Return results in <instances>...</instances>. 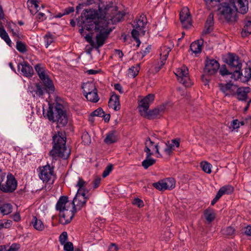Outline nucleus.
Instances as JSON below:
<instances>
[{"label":"nucleus","instance_id":"obj_1","mask_svg":"<svg viewBox=\"0 0 251 251\" xmlns=\"http://www.w3.org/2000/svg\"><path fill=\"white\" fill-rule=\"evenodd\" d=\"M99 10L100 14H99L97 11L90 9H86L83 14L81 15V20L77 22V25L81 27L79 29V32L82 36H83V29L88 31L95 30L99 33L96 37V44L95 43V49H98L102 47L105 43L108 35L111 30H108L105 29V25L104 22L100 21V20H104L105 18V12L102 11V7L99 6Z\"/></svg>","mask_w":251,"mask_h":251},{"label":"nucleus","instance_id":"obj_2","mask_svg":"<svg viewBox=\"0 0 251 251\" xmlns=\"http://www.w3.org/2000/svg\"><path fill=\"white\" fill-rule=\"evenodd\" d=\"M52 148L49 152V155L53 159L61 158L68 159L71 151L66 147V135L65 131H58L52 136Z\"/></svg>","mask_w":251,"mask_h":251},{"label":"nucleus","instance_id":"obj_3","mask_svg":"<svg viewBox=\"0 0 251 251\" xmlns=\"http://www.w3.org/2000/svg\"><path fill=\"white\" fill-rule=\"evenodd\" d=\"M47 112L43 109V115L49 121H57L59 126H65L68 123V118L64 106L60 103H56L55 105L49 104Z\"/></svg>","mask_w":251,"mask_h":251},{"label":"nucleus","instance_id":"obj_4","mask_svg":"<svg viewBox=\"0 0 251 251\" xmlns=\"http://www.w3.org/2000/svg\"><path fill=\"white\" fill-rule=\"evenodd\" d=\"M219 18L224 19L227 23L235 22L237 20L238 8L234 4L227 2L220 3L218 8Z\"/></svg>","mask_w":251,"mask_h":251},{"label":"nucleus","instance_id":"obj_5","mask_svg":"<svg viewBox=\"0 0 251 251\" xmlns=\"http://www.w3.org/2000/svg\"><path fill=\"white\" fill-rule=\"evenodd\" d=\"M39 178L44 182L49 183L52 184L56 177L54 172V167L50 166L49 164L39 168Z\"/></svg>","mask_w":251,"mask_h":251},{"label":"nucleus","instance_id":"obj_6","mask_svg":"<svg viewBox=\"0 0 251 251\" xmlns=\"http://www.w3.org/2000/svg\"><path fill=\"white\" fill-rule=\"evenodd\" d=\"M225 62L228 65L229 69L241 72L242 62L240 57L235 53H227L225 58Z\"/></svg>","mask_w":251,"mask_h":251},{"label":"nucleus","instance_id":"obj_7","mask_svg":"<svg viewBox=\"0 0 251 251\" xmlns=\"http://www.w3.org/2000/svg\"><path fill=\"white\" fill-rule=\"evenodd\" d=\"M220 74L224 78L226 82H231L233 79L236 80L243 75L242 72H239L237 71L229 70L227 69L226 65H222L219 68Z\"/></svg>","mask_w":251,"mask_h":251},{"label":"nucleus","instance_id":"obj_8","mask_svg":"<svg viewBox=\"0 0 251 251\" xmlns=\"http://www.w3.org/2000/svg\"><path fill=\"white\" fill-rule=\"evenodd\" d=\"M18 182L12 174H8L6 177V181L5 183L1 184L0 190L4 193H13L17 188Z\"/></svg>","mask_w":251,"mask_h":251},{"label":"nucleus","instance_id":"obj_9","mask_svg":"<svg viewBox=\"0 0 251 251\" xmlns=\"http://www.w3.org/2000/svg\"><path fill=\"white\" fill-rule=\"evenodd\" d=\"M154 100V95L152 94H149L141 100H138V109L142 116L149 110L150 105Z\"/></svg>","mask_w":251,"mask_h":251},{"label":"nucleus","instance_id":"obj_10","mask_svg":"<svg viewBox=\"0 0 251 251\" xmlns=\"http://www.w3.org/2000/svg\"><path fill=\"white\" fill-rule=\"evenodd\" d=\"M220 68V64L214 59L206 57L205 61V66L203 72L206 75H213L216 74Z\"/></svg>","mask_w":251,"mask_h":251},{"label":"nucleus","instance_id":"obj_11","mask_svg":"<svg viewBox=\"0 0 251 251\" xmlns=\"http://www.w3.org/2000/svg\"><path fill=\"white\" fill-rule=\"evenodd\" d=\"M38 76L42 81V84L45 87V90L47 93L50 94H53L55 90V87L52 80L46 74V71L41 72Z\"/></svg>","mask_w":251,"mask_h":251},{"label":"nucleus","instance_id":"obj_12","mask_svg":"<svg viewBox=\"0 0 251 251\" xmlns=\"http://www.w3.org/2000/svg\"><path fill=\"white\" fill-rule=\"evenodd\" d=\"M176 75L177 77L178 80L185 86H191V82L189 76L188 69L186 66H183L178 69Z\"/></svg>","mask_w":251,"mask_h":251},{"label":"nucleus","instance_id":"obj_13","mask_svg":"<svg viewBox=\"0 0 251 251\" xmlns=\"http://www.w3.org/2000/svg\"><path fill=\"white\" fill-rule=\"evenodd\" d=\"M152 145L151 142L146 143V147L144 149V151L146 152V157L142 161V165L145 169H147L156 163V159L151 157V155H153V152H151V149H150V147Z\"/></svg>","mask_w":251,"mask_h":251},{"label":"nucleus","instance_id":"obj_14","mask_svg":"<svg viewBox=\"0 0 251 251\" xmlns=\"http://www.w3.org/2000/svg\"><path fill=\"white\" fill-rule=\"evenodd\" d=\"M72 208L69 209L67 208L64 211H61L59 214V223L63 225L70 223L75 216V214L77 212V210H75V208L72 206Z\"/></svg>","mask_w":251,"mask_h":251},{"label":"nucleus","instance_id":"obj_15","mask_svg":"<svg viewBox=\"0 0 251 251\" xmlns=\"http://www.w3.org/2000/svg\"><path fill=\"white\" fill-rule=\"evenodd\" d=\"M87 200L86 193H76L73 201L70 204H72V206L75 208V210L76 209L78 211L85 205Z\"/></svg>","mask_w":251,"mask_h":251},{"label":"nucleus","instance_id":"obj_16","mask_svg":"<svg viewBox=\"0 0 251 251\" xmlns=\"http://www.w3.org/2000/svg\"><path fill=\"white\" fill-rule=\"evenodd\" d=\"M113 9H115V11L116 12L115 13L113 14L112 16H110V18H109L108 17H106L107 12L105 14V18L104 20H100V21H103L104 22V25H105V22L107 20L108 23H110L109 21H110L111 23L112 24H116L121 21L124 19V17L125 16V12L124 11H118V7L117 6H115L113 7Z\"/></svg>","mask_w":251,"mask_h":251},{"label":"nucleus","instance_id":"obj_17","mask_svg":"<svg viewBox=\"0 0 251 251\" xmlns=\"http://www.w3.org/2000/svg\"><path fill=\"white\" fill-rule=\"evenodd\" d=\"M165 109L164 105H161L152 110H148L142 116L148 119H154L160 117L163 113Z\"/></svg>","mask_w":251,"mask_h":251},{"label":"nucleus","instance_id":"obj_18","mask_svg":"<svg viewBox=\"0 0 251 251\" xmlns=\"http://www.w3.org/2000/svg\"><path fill=\"white\" fill-rule=\"evenodd\" d=\"M179 19L183 28L188 29L192 26L191 16L188 9H184L180 11Z\"/></svg>","mask_w":251,"mask_h":251},{"label":"nucleus","instance_id":"obj_19","mask_svg":"<svg viewBox=\"0 0 251 251\" xmlns=\"http://www.w3.org/2000/svg\"><path fill=\"white\" fill-rule=\"evenodd\" d=\"M28 91L33 97L36 96L41 97L44 95L46 92L45 87L42 82L35 83L33 86L28 87Z\"/></svg>","mask_w":251,"mask_h":251},{"label":"nucleus","instance_id":"obj_20","mask_svg":"<svg viewBox=\"0 0 251 251\" xmlns=\"http://www.w3.org/2000/svg\"><path fill=\"white\" fill-rule=\"evenodd\" d=\"M18 69H21L22 74L26 77H31L34 74V71L32 67L29 64L25 61L20 63L18 65Z\"/></svg>","mask_w":251,"mask_h":251},{"label":"nucleus","instance_id":"obj_21","mask_svg":"<svg viewBox=\"0 0 251 251\" xmlns=\"http://www.w3.org/2000/svg\"><path fill=\"white\" fill-rule=\"evenodd\" d=\"M71 202H69L68 196H61L56 204V210L61 213V211H64V210L70 207L71 205H72V204H70Z\"/></svg>","mask_w":251,"mask_h":251},{"label":"nucleus","instance_id":"obj_22","mask_svg":"<svg viewBox=\"0 0 251 251\" xmlns=\"http://www.w3.org/2000/svg\"><path fill=\"white\" fill-rule=\"evenodd\" d=\"M214 14L211 12L209 14L204 24V28L202 32V35H204L208 34L213 31L214 29Z\"/></svg>","mask_w":251,"mask_h":251},{"label":"nucleus","instance_id":"obj_23","mask_svg":"<svg viewBox=\"0 0 251 251\" xmlns=\"http://www.w3.org/2000/svg\"><path fill=\"white\" fill-rule=\"evenodd\" d=\"M93 3H97V4H98V10H99V12L97 10H96V9H91L93 10L97 11L98 13V14H99V16H100V11L99 10V6L102 7V11H104L106 13V12L108 11V10H109L110 8H112V5L113 4V3L111 2L109 4H106V5H105L100 1V0H87V1H86V4L87 5H91V4H93ZM86 9L89 10L90 9H85L84 10H83V13L82 14H83L84 12H85V11Z\"/></svg>","mask_w":251,"mask_h":251},{"label":"nucleus","instance_id":"obj_24","mask_svg":"<svg viewBox=\"0 0 251 251\" xmlns=\"http://www.w3.org/2000/svg\"><path fill=\"white\" fill-rule=\"evenodd\" d=\"M108 106L113 108L115 111H118L120 109V97L114 92L112 93V95L109 100Z\"/></svg>","mask_w":251,"mask_h":251},{"label":"nucleus","instance_id":"obj_25","mask_svg":"<svg viewBox=\"0 0 251 251\" xmlns=\"http://www.w3.org/2000/svg\"><path fill=\"white\" fill-rule=\"evenodd\" d=\"M251 88L249 87H239L235 96L240 101H246L248 99V94L250 92Z\"/></svg>","mask_w":251,"mask_h":251},{"label":"nucleus","instance_id":"obj_26","mask_svg":"<svg viewBox=\"0 0 251 251\" xmlns=\"http://www.w3.org/2000/svg\"><path fill=\"white\" fill-rule=\"evenodd\" d=\"M118 140V133L116 130H112L106 134L104 142L107 144H111L117 142Z\"/></svg>","mask_w":251,"mask_h":251},{"label":"nucleus","instance_id":"obj_27","mask_svg":"<svg viewBox=\"0 0 251 251\" xmlns=\"http://www.w3.org/2000/svg\"><path fill=\"white\" fill-rule=\"evenodd\" d=\"M231 4L235 5V2L238 4L239 9H238V12L242 14L246 13L248 10V1L247 0H232Z\"/></svg>","mask_w":251,"mask_h":251},{"label":"nucleus","instance_id":"obj_28","mask_svg":"<svg viewBox=\"0 0 251 251\" xmlns=\"http://www.w3.org/2000/svg\"><path fill=\"white\" fill-rule=\"evenodd\" d=\"M82 88L83 89V95L85 94L88 95L90 93L97 90L95 84L90 82L84 83L82 86Z\"/></svg>","mask_w":251,"mask_h":251},{"label":"nucleus","instance_id":"obj_29","mask_svg":"<svg viewBox=\"0 0 251 251\" xmlns=\"http://www.w3.org/2000/svg\"><path fill=\"white\" fill-rule=\"evenodd\" d=\"M203 42V40H201V41H197L192 42L190 45V49L195 54L201 52Z\"/></svg>","mask_w":251,"mask_h":251},{"label":"nucleus","instance_id":"obj_30","mask_svg":"<svg viewBox=\"0 0 251 251\" xmlns=\"http://www.w3.org/2000/svg\"><path fill=\"white\" fill-rule=\"evenodd\" d=\"M234 189L230 185L223 186L219 190L217 194L221 197L224 195H230L233 193Z\"/></svg>","mask_w":251,"mask_h":251},{"label":"nucleus","instance_id":"obj_31","mask_svg":"<svg viewBox=\"0 0 251 251\" xmlns=\"http://www.w3.org/2000/svg\"><path fill=\"white\" fill-rule=\"evenodd\" d=\"M31 224L35 229L38 231H42L45 228V226L41 220L38 219L36 216H33Z\"/></svg>","mask_w":251,"mask_h":251},{"label":"nucleus","instance_id":"obj_32","mask_svg":"<svg viewBox=\"0 0 251 251\" xmlns=\"http://www.w3.org/2000/svg\"><path fill=\"white\" fill-rule=\"evenodd\" d=\"M204 215L205 219L209 223H211L215 218L214 210L210 208H208L204 211Z\"/></svg>","mask_w":251,"mask_h":251},{"label":"nucleus","instance_id":"obj_33","mask_svg":"<svg viewBox=\"0 0 251 251\" xmlns=\"http://www.w3.org/2000/svg\"><path fill=\"white\" fill-rule=\"evenodd\" d=\"M86 184L87 182L85 181L82 177H78V180L76 185V187L78 188L76 193H88V191L85 188Z\"/></svg>","mask_w":251,"mask_h":251},{"label":"nucleus","instance_id":"obj_34","mask_svg":"<svg viewBox=\"0 0 251 251\" xmlns=\"http://www.w3.org/2000/svg\"><path fill=\"white\" fill-rule=\"evenodd\" d=\"M151 142L152 143V145H151V146L150 147V149H151H151L152 150H155V153L157 154V155H156L157 157H162V155L160 153L159 151L158 143L155 144L154 142H153V141H152L150 137H148L146 138V141L145 142V146H146V143H148V142Z\"/></svg>","mask_w":251,"mask_h":251},{"label":"nucleus","instance_id":"obj_35","mask_svg":"<svg viewBox=\"0 0 251 251\" xmlns=\"http://www.w3.org/2000/svg\"><path fill=\"white\" fill-rule=\"evenodd\" d=\"M251 34V21L246 22L244 28L241 32V35L243 37H247Z\"/></svg>","mask_w":251,"mask_h":251},{"label":"nucleus","instance_id":"obj_36","mask_svg":"<svg viewBox=\"0 0 251 251\" xmlns=\"http://www.w3.org/2000/svg\"><path fill=\"white\" fill-rule=\"evenodd\" d=\"M87 100L93 102H97L99 100V97L98 94V90L89 93L88 95H84Z\"/></svg>","mask_w":251,"mask_h":251},{"label":"nucleus","instance_id":"obj_37","mask_svg":"<svg viewBox=\"0 0 251 251\" xmlns=\"http://www.w3.org/2000/svg\"><path fill=\"white\" fill-rule=\"evenodd\" d=\"M12 211V206L10 203H4L0 206V214L8 215Z\"/></svg>","mask_w":251,"mask_h":251},{"label":"nucleus","instance_id":"obj_38","mask_svg":"<svg viewBox=\"0 0 251 251\" xmlns=\"http://www.w3.org/2000/svg\"><path fill=\"white\" fill-rule=\"evenodd\" d=\"M0 37L7 43L8 45L11 46V41L3 26H0Z\"/></svg>","mask_w":251,"mask_h":251},{"label":"nucleus","instance_id":"obj_39","mask_svg":"<svg viewBox=\"0 0 251 251\" xmlns=\"http://www.w3.org/2000/svg\"><path fill=\"white\" fill-rule=\"evenodd\" d=\"M147 23V21L141 20H137L134 25L133 27L136 29L139 30L141 32H145V31L144 30L145 26Z\"/></svg>","mask_w":251,"mask_h":251},{"label":"nucleus","instance_id":"obj_40","mask_svg":"<svg viewBox=\"0 0 251 251\" xmlns=\"http://www.w3.org/2000/svg\"><path fill=\"white\" fill-rule=\"evenodd\" d=\"M152 186L159 191L167 190L166 183L165 180L162 179L157 182H154L152 184Z\"/></svg>","mask_w":251,"mask_h":251},{"label":"nucleus","instance_id":"obj_41","mask_svg":"<svg viewBox=\"0 0 251 251\" xmlns=\"http://www.w3.org/2000/svg\"><path fill=\"white\" fill-rule=\"evenodd\" d=\"M235 230L234 228L231 226H227L222 229V233L228 237H231L234 235Z\"/></svg>","mask_w":251,"mask_h":251},{"label":"nucleus","instance_id":"obj_42","mask_svg":"<svg viewBox=\"0 0 251 251\" xmlns=\"http://www.w3.org/2000/svg\"><path fill=\"white\" fill-rule=\"evenodd\" d=\"M166 183L167 190H172L176 186V181L174 178L172 177H169L165 180Z\"/></svg>","mask_w":251,"mask_h":251},{"label":"nucleus","instance_id":"obj_43","mask_svg":"<svg viewBox=\"0 0 251 251\" xmlns=\"http://www.w3.org/2000/svg\"><path fill=\"white\" fill-rule=\"evenodd\" d=\"M201 167L202 170L207 174L211 173V165L206 161L201 162Z\"/></svg>","mask_w":251,"mask_h":251},{"label":"nucleus","instance_id":"obj_44","mask_svg":"<svg viewBox=\"0 0 251 251\" xmlns=\"http://www.w3.org/2000/svg\"><path fill=\"white\" fill-rule=\"evenodd\" d=\"M12 221L9 220H0V229L9 228L12 226Z\"/></svg>","mask_w":251,"mask_h":251},{"label":"nucleus","instance_id":"obj_45","mask_svg":"<svg viewBox=\"0 0 251 251\" xmlns=\"http://www.w3.org/2000/svg\"><path fill=\"white\" fill-rule=\"evenodd\" d=\"M16 49L21 53H25L27 51L26 46L22 41H17L16 42Z\"/></svg>","mask_w":251,"mask_h":251},{"label":"nucleus","instance_id":"obj_46","mask_svg":"<svg viewBox=\"0 0 251 251\" xmlns=\"http://www.w3.org/2000/svg\"><path fill=\"white\" fill-rule=\"evenodd\" d=\"M231 82H227L226 83L224 84L222 83H220L219 84V87L221 92L225 94L226 96V94H227L229 88L230 87Z\"/></svg>","mask_w":251,"mask_h":251},{"label":"nucleus","instance_id":"obj_47","mask_svg":"<svg viewBox=\"0 0 251 251\" xmlns=\"http://www.w3.org/2000/svg\"><path fill=\"white\" fill-rule=\"evenodd\" d=\"M140 70V66L137 65L136 66H132L129 69V74H130L131 76L134 78L137 75Z\"/></svg>","mask_w":251,"mask_h":251},{"label":"nucleus","instance_id":"obj_48","mask_svg":"<svg viewBox=\"0 0 251 251\" xmlns=\"http://www.w3.org/2000/svg\"><path fill=\"white\" fill-rule=\"evenodd\" d=\"M238 88L239 87L237 85L231 83L229 88L228 92L227 94H226V96H235Z\"/></svg>","mask_w":251,"mask_h":251},{"label":"nucleus","instance_id":"obj_49","mask_svg":"<svg viewBox=\"0 0 251 251\" xmlns=\"http://www.w3.org/2000/svg\"><path fill=\"white\" fill-rule=\"evenodd\" d=\"M44 38L46 43V47L48 48L53 42V35L50 33H48L44 36Z\"/></svg>","mask_w":251,"mask_h":251},{"label":"nucleus","instance_id":"obj_50","mask_svg":"<svg viewBox=\"0 0 251 251\" xmlns=\"http://www.w3.org/2000/svg\"><path fill=\"white\" fill-rule=\"evenodd\" d=\"M113 169V165L112 164H109V165H108L102 173V177H105L107 176H108L110 173V172L112 171Z\"/></svg>","mask_w":251,"mask_h":251},{"label":"nucleus","instance_id":"obj_51","mask_svg":"<svg viewBox=\"0 0 251 251\" xmlns=\"http://www.w3.org/2000/svg\"><path fill=\"white\" fill-rule=\"evenodd\" d=\"M168 49H166V52L164 53L163 54H162V53H160V56H161V67L159 68L160 69L161 68L162 66H163L165 63V61L166 60L168 56V54H169V51H170V50H168Z\"/></svg>","mask_w":251,"mask_h":251},{"label":"nucleus","instance_id":"obj_52","mask_svg":"<svg viewBox=\"0 0 251 251\" xmlns=\"http://www.w3.org/2000/svg\"><path fill=\"white\" fill-rule=\"evenodd\" d=\"M81 139L84 144H88L91 142L90 136L87 132H84L82 134Z\"/></svg>","mask_w":251,"mask_h":251},{"label":"nucleus","instance_id":"obj_53","mask_svg":"<svg viewBox=\"0 0 251 251\" xmlns=\"http://www.w3.org/2000/svg\"><path fill=\"white\" fill-rule=\"evenodd\" d=\"M38 0H28L27 2V4L28 5V8H29L30 5L29 4H31L30 6L32 7L33 5L34 6V7L37 11H38L40 10L39 6L38 4Z\"/></svg>","mask_w":251,"mask_h":251},{"label":"nucleus","instance_id":"obj_54","mask_svg":"<svg viewBox=\"0 0 251 251\" xmlns=\"http://www.w3.org/2000/svg\"><path fill=\"white\" fill-rule=\"evenodd\" d=\"M68 239L67 233L66 231L63 232L59 236V242L61 245H63L64 243H66V241Z\"/></svg>","mask_w":251,"mask_h":251},{"label":"nucleus","instance_id":"obj_55","mask_svg":"<svg viewBox=\"0 0 251 251\" xmlns=\"http://www.w3.org/2000/svg\"><path fill=\"white\" fill-rule=\"evenodd\" d=\"M83 34H84L83 36L84 37L85 39H86V41L88 42L91 46H94L95 42L92 39V34L88 33L86 34L85 36H84V32L83 31Z\"/></svg>","mask_w":251,"mask_h":251},{"label":"nucleus","instance_id":"obj_56","mask_svg":"<svg viewBox=\"0 0 251 251\" xmlns=\"http://www.w3.org/2000/svg\"><path fill=\"white\" fill-rule=\"evenodd\" d=\"M242 75L243 76V74ZM244 76L246 78L247 80H248L251 78V67H246L244 69Z\"/></svg>","mask_w":251,"mask_h":251},{"label":"nucleus","instance_id":"obj_57","mask_svg":"<svg viewBox=\"0 0 251 251\" xmlns=\"http://www.w3.org/2000/svg\"><path fill=\"white\" fill-rule=\"evenodd\" d=\"M103 114H104V111L101 107H100L92 112L91 115L93 116H98L102 117Z\"/></svg>","mask_w":251,"mask_h":251},{"label":"nucleus","instance_id":"obj_58","mask_svg":"<svg viewBox=\"0 0 251 251\" xmlns=\"http://www.w3.org/2000/svg\"><path fill=\"white\" fill-rule=\"evenodd\" d=\"M132 203L134 205H137L139 208L143 207L144 206L143 201L138 198H135L133 200Z\"/></svg>","mask_w":251,"mask_h":251},{"label":"nucleus","instance_id":"obj_59","mask_svg":"<svg viewBox=\"0 0 251 251\" xmlns=\"http://www.w3.org/2000/svg\"><path fill=\"white\" fill-rule=\"evenodd\" d=\"M64 245V250L65 251H74V246L72 242H67Z\"/></svg>","mask_w":251,"mask_h":251},{"label":"nucleus","instance_id":"obj_60","mask_svg":"<svg viewBox=\"0 0 251 251\" xmlns=\"http://www.w3.org/2000/svg\"><path fill=\"white\" fill-rule=\"evenodd\" d=\"M7 249V251H18L20 249V245L18 244L13 243L11 246H9Z\"/></svg>","mask_w":251,"mask_h":251},{"label":"nucleus","instance_id":"obj_61","mask_svg":"<svg viewBox=\"0 0 251 251\" xmlns=\"http://www.w3.org/2000/svg\"><path fill=\"white\" fill-rule=\"evenodd\" d=\"M34 68L38 75L40 74L41 72H44L45 71V68L42 66L41 64L40 63L36 65L34 67Z\"/></svg>","mask_w":251,"mask_h":251},{"label":"nucleus","instance_id":"obj_62","mask_svg":"<svg viewBox=\"0 0 251 251\" xmlns=\"http://www.w3.org/2000/svg\"><path fill=\"white\" fill-rule=\"evenodd\" d=\"M101 182V178L100 177H96L93 181V187L94 189L97 188Z\"/></svg>","mask_w":251,"mask_h":251},{"label":"nucleus","instance_id":"obj_63","mask_svg":"<svg viewBox=\"0 0 251 251\" xmlns=\"http://www.w3.org/2000/svg\"><path fill=\"white\" fill-rule=\"evenodd\" d=\"M210 75H206L204 73V75H201V79L203 82L204 83L205 85H208L209 82L210 78H209V76Z\"/></svg>","mask_w":251,"mask_h":251},{"label":"nucleus","instance_id":"obj_64","mask_svg":"<svg viewBox=\"0 0 251 251\" xmlns=\"http://www.w3.org/2000/svg\"><path fill=\"white\" fill-rule=\"evenodd\" d=\"M75 10V9L73 7H68L63 10V15H67L70 14V13L73 12Z\"/></svg>","mask_w":251,"mask_h":251}]
</instances>
